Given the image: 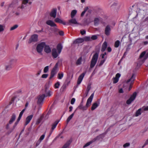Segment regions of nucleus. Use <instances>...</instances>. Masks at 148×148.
<instances>
[{
  "label": "nucleus",
  "mask_w": 148,
  "mask_h": 148,
  "mask_svg": "<svg viewBox=\"0 0 148 148\" xmlns=\"http://www.w3.org/2000/svg\"><path fill=\"white\" fill-rule=\"evenodd\" d=\"M88 108L86 106V105L85 106H84L83 105L82 103H81L78 107L77 109L82 110L83 111H84L87 110Z\"/></svg>",
  "instance_id": "14"
},
{
  "label": "nucleus",
  "mask_w": 148,
  "mask_h": 148,
  "mask_svg": "<svg viewBox=\"0 0 148 148\" xmlns=\"http://www.w3.org/2000/svg\"><path fill=\"white\" fill-rule=\"evenodd\" d=\"M5 26L3 25L0 24V32H3L4 30Z\"/></svg>",
  "instance_id": "35"
},
{
  "label": "nucleus",
  "mask_w": 148,
  "mask_h": 148,
  "mask_svg": "<svg viewBox=\"0 0 148 148\" xmlns=\"http://www.w3.org/2000/svg\"><path fill=\"white\" fill-rule=\"evenodd\" d=\"M45 45V42H42L37 45L36 47V50L39 53L42 54V52Z\"/></svg>",
  "instance_id": "3"
},
{
  "label": "nucleus",
  "mask_w": 148,
  "mask_h": 148,
  "mask_svg": "<svg viewBox=\"0 0 148 148\" xmlns=\"http://www.w3.org/2000/svg\"><path fill=\"white\" fill-rule=\"evenodd\" d=\"M142 109L145 111L148 110V106L147 107H143Z\"/></svg>",
  "instance_id": "53"
},
{
  "label": "nucleus",
  "mask_w": 148,
  "mask_h": 148,
  "mask_svg": "<svg viewBox=\"0 0 148 148\" xmlns=\"http://www.w3.org/2000/svg\"><path fill=\"white\" fill-rule=\"evenodd\" d=\"M62 48V46L61 44H59L58 45L57 47V50L59 52V53H60Z\"/></svg>",
  "instance_id": "24"
},
{
  "label": "nucleus",
  "mask_w": 148,
  "mask_h": 148,
  "mask_svg": "<svg viewBox=\"0 0 148 148\" xmlns=\"http://www.w3.org/2000/svg\"><path fill=\"white\" fill-rule=\"evenodd\" d=\"M121 76V74L119 73H117L116 77L113 78V83L115 84L117 83L119 80V78Z\"/></svg>",
  "instance_id": "12"
},
{
  "label": "nucleus",
  "mask_w": 148,
  "mask_h": 148,
  "mask_svg": "<svg viewBox=\"0 0 148 148\" xmlns=\"http://www.w3.org/2000/svg\"><path fill=\"white\" fill-rule=\"evenodd\" d=\"M33 115L31 114L28 116L26 118L25 120V125H27L30 122L31 120L32 119Z\"/></svg>",
  "instance_id": "11"
},
{
  "label": "nucleus",
  "mask_w": 148,
  "mask_h": 148,
  "mask_svg": "<svg viewBox=\"0 0 148 148\" xmlns=\"http://www.w3.org/2000/svg\"><path fill=\"white\" fill-rule=\"evenodd\" d=\"M148 144V138L147 140L145 141V143L144 144V145H146Z\"/></svg>",
  "instance_id": "63"
},
{
  "label": "nucleus",
  "mask_w": 148,
  "mask_h": 148,
  "mask_svg": "<svg viewBox=\"0 0 148 148\" xmlns=\"http://www.w3.org/2000/svg\"><path fill=\"white\" fill-rule=\"evenodd\" d=\"M135 77L134 75H133L130 78L128 79L127 81H125L124 82V85L126 86H130V87L129 89V90L130 91L132 88L131 85H132L133 83V82L135 79Z\"/></svg>",
  "instance_id": "1"
},
{
  "label": "nucleus",
  "mask_w": 148,
  "mask_h": 148,
  "mask_svg": "<svg viewBox=\"0 0 148 148\" xmlns=\"http://www.w3.org/2000/svg\"><path fill=\"white\" fill-rule=\"evenodd\" d=\"M75 98H72L71 100V103L72 105L73 104L75 103Z\"/></svg>",
  "instance_id": "44"
},
{
  "label": "nucleus",
  "mask_w": 148,
  "mask_h": 148,
  "mask_svg": "<svg viewBox=\"0 0 148 148\" xmlns=\"http://www.w3.org/2000/svg\"><path fill=\"white\" fill-rule=\"evenodd\" d=\"M73 107L72 106H70L69 107V112H71L72 111Z\"/></svg>",
  "instance_id": "60"
},
{
  "label": "nucleus",
  "mask_w": 148,
  "mask_h": 148,
  "mask_svg": "<svg viewBox=\"0 0 148 148\" xmlns=\"http://www.w3.org/2000/svg\"><path fill=\"white\" fill-rule=\"evenodd\" d=\"M70 143L71 142L70 141H68L64 144L62 148H66L69 146Z\"/></svg>",
  "instance_id": "34"
},
{
  "label": "nucleus",
  "mask_w": 148,
  "mask_h": 148,
  "mask_svg": "<svg viewBox=\"0 0 148 148\" xmlns=\"http://www.w3.org/2000/svg\"><path fill=\"white\" fill-rule=\"evenodd\" d=\"M69 23H72L73 24H78V23L76 21L75 18H73L72 19L69 20Z\"/></svg>",
  "instance_id": "23"
},
{
  "label": "nucleus",
  "mask_w": 148,
  "mask_h": 148,
  "mask_svg": "<svg viewBox=\"0 0 148 148\" xmlns=\"http://www.w3.org/2000/svg\"><path fill=\"white\" fill-rule=\"evenodd\" d=\"M94 95V93L92 94L87 99L86 106L88 108L90 105Z\"/></svg>",
  "instance_id": "8"
},
{
  "label": "nucleus",
  "mask_w": 148,
  "mask_h": 148,
  "mask_svg": "<svg viewBox=\"0 0 148 148\" xmlns=\"http://www.w3.org/2000/svg\"><path fill=\"white\" fill-rule=\"evenodd\" d=\"M108 51L109 52H110L111 51L112 49L110 47H108L107 49Z\"/></svg>",
  "instance_id": "64"
},
{
  "label": "nucleus",
  "mask_w": 148,
  "mask_h": 148,
  "mask_svg": "<svg viewBox=\"0 0 148 148\" xmlns=\"http://www.w3.org/2000/svg\"><path fill=\"white\" fill-rule=\"evenodd\" d=\"M45 97V96L44 94H42L41 95L39 96L38 97V103L40 104L42 103L44 101Z\"/></svg>",
  "instance_id": "10"
},
{
  "label": "nucleus",
  "mask_w": 148,
  "mask_h": 148,
  "mask_svg": "<svg viewBox=\"0 0 148 148\" xmlns=\"http://www.w3.org/2000/svg\"><path fill=\"white\" fill-rule=\"evenodd\" d=\"M46 23L51 27H55L56 26V24L53 21L51 20L47 21L46 22Z\"/></svg>",
  "instance_id": "17"
},
{
  "label": "nucleus",
  "mask_w": 148,
  "mask_h": 148,
  "mask_svg": "<svg viewBox=\"0 0 148 148\" xmlns=\"http://www.w3.org/2000/svg\"><path fill=\"white\" fill-rule=\"evenodd\" d=\"M80 33H81V34L82 35H83L86 33V31L85 30L82 31H81Z\"/></svg>",
  "instance_id": "57"
},
{
  "label": "nucleus",
  "mask_w": 148,
  "mask_h": 148,
  "mask_svg": "<svg viewBox=\"0 0 148 148\" xmlns=\"http://www.w3.org/2000/svg\"><path fill=\"white\" fill-rule=\"evenodd\" d=\"M16 62V60L14 59H11L9 61V64H11L15 62Z\"/></svg>",
  "instance_id": "43"
},
{
  "label": "nucleus",
  "mask_w": 148,
  "mask_h": 148,
  "mask_svg": "<svg viewBox=\"0 0 148 148\" xmlns=\"http://www.w3.org/2000/svg\"><path fill=\"white\" fill-rule=\"evenodd\" d=\"M26 6V4H24V3H23H23L22 4V6H21V9H23L25 8Z\"/></svg>",
  "instance_id": "50"
},
{
  "label": "nucleus",
  "mask_w": 148,
  "mask_h": 148,
  "mask_svg": "<svg viewBox=\"0 0 148 148\" xmlns=\"http://www.w3.org/2000/svg\"><path fill=\"white\" fill-rule=\"evenodd\" d=\"M57 10L56 9H53L50 13V16L53 18L56 17V15Z\"/></svg>",
  "instance_id": "15"
},
{
  "label": "nucleus",
  "mask_w": 148,
  "mask_h": 148,
  "mask_svg": "<svg viewBox=\"0 0 148 148\" xmlns=\"http://www.w3.org/2000/svg\"><path fill=\"white\" fill-rule=\"evenodd\" d=\"M64 76V73L62 72L60 73H58V79H62Z\"/></svg>",
  "instance_id": "30"
},
{
  "label": "nucleus",
  "mask_w": 148,
  "mask_h": 148,
  "mask_svg": "<svg viewBox=\"0 0 148 148\" xmlns=\"http://www.w3.org/2000/svg\"><path fill=\"white\" fill-rule=\"evenodd\" d=\"M75 111L72 114L67 118V120H66V122L67 123H68L69 122V121H70V120L72 119L73 117L74 113L75 112Z\"/></svg>",
  "instance_id": "28"
},
{
  "label": "nucleus",
  "mask_w": 148,
  "mask_h": 148,
  "mask_svg": "<svg viewBox=\"0 0 148 148\" xmlns=\"http://www.w3.org/2000/svg\"><path fill=\"white\" fill-rule=\"evenodd\" d=\"M25 109H26L25 108H24V109H23V110H22V111L20 112V113L19 114V116H20L22 117V116L23 113L24 112V111H25Z\"/></svg>",
  "instance_id": "45"
},
{
  "label": "nucleus",
  "mask_w": 148,
  "mask_h": 148,
  "mask_svg": "<svg viewBox=\"0 0 148 148\" xmlns=\"http://www.w3.org/2000/svg\"><path fill=\"white\" fill-rule=\"evenodd\" d=\"M62 20L60 18H57L55 19V21L57 23H60L62 22Z\"/></svg>",
  "instance_id": "39"
},
{
  "label": "nucleus",
  "mask_w": 148,
  "mask_h": 148,
  "mask_svg": "<svg viewBox=\"0 0 148 148\" xmlns=\"http://www.w3.org/2000/svg\"><path fill=\"white\" fill-rule=\"evenodd\" d=\"M136 93L135 92L133 93V94L131 95L130 98L127 100L126 103L127 104H130L135 99L136 96Z\"/></svg>",
  "instance_id": "6"
},
{
  "label": "nucleus",
  "mask_w": 148,
  "mask_h": 148,
  "mask_svg": "<svg viewBox=\"0 0 148 148\" xmlns=\"http://www.w3.org/2000/svg\"><path fill=\"white\" fill-rule=\"evenodd\" d=\"M100 20V18H96L94 20V23L95 25L98 24L99 21Z\"/></svg>",
  "instance_id": "29"
},
{
  "label": "nucleus",
  "mask_w": 148,
  "mask_h": 148,
  "mask_svg": "<svg viewBox=\"0 0 148 148\" xmlns=\"http://www.w3.org/2000/svg\"><path fill=\"white\" fill-rule=\"evenodd\" d=\"M18 27V25H15L11 27L10 29V30L12 31L14 30V29H16Z\"/></svg>",
  "instance_id": "40"
},
{
  "label": "nucleus",
  "mask_w": 148,
  "mask_h": 148,
  "mask_svg": "<svg viewBox=\"0 0 148 148\" xmlns=\"http://www.w3.org/2000/svg\"><path fill=\"white\" fill-rule=\"evenodd\" d=\"M59 122V121H56L53 124L51 127L52 130H53L56 128Z\"/></svg>",
  "instance_id": "26"
},
{
  "label": "nucleus",
  "mask_w": 148,
  "mask_h": 148,
  "mask_svg": "<svg viewBox=\"0 0 148 148\" xmlns=\"http://www.w3.org/2000/svg\"><path fill=\"white\" fill-rule=\"evenodd\" d=\"M18 122H19L18 121H16L15 122V123H14V124L13 126V128H14L16 127V126L17 125V124H18Z\"/></svg>",
  "instance_id": "54"
},
{
  "label": "nucleus",
  "mask_w": 148,
  "mask_h": 148,
  "mask_svg": "<svg viewBox=\"0 0 148 148\" xmlns=\"http://www.w3.org/2000/svg\"><path fill=\"white\" fill-rule=\"evenodd\" d=\"M58 63H56L55 66L53 68L51 71V74L49 77L50 79H51L53 78L57 73L58 70Z\"/></svg>",
  "instance_id": "2"
},
{
  "label": "nucleus",
  "mask_w": 148,
  "mask_h": 148,
  "mask_svg": "<svg viewBox=\"0 0 148 148\" xmlns=\"http://www.w3.org/2000/svg\"><path fill=\"white\" fill-rule=\"evenodd\" d=\"M46 97H50L52 94L53 92L51 90H48L47 88L45 90Z\"/></svg>",
  "instance_id": "20"
},
{
  "label": "nucleus",
  "mask_w": 148,
  "mask_h": 148,
  "mask_svg": "<svg viewBox=\"0 0 148 148\" xmlns=\"http://www.w3.org/2000/svg\"><path fill=\"white\" fill-rule=\"evenodd\" d=\"M77 12V11L76 10H73L71 13V17L72 18H73L76 15Z\"/></svg>",
  "instance_id": "27"
},
{
  "label": "nucleus",
  "mask_w": 148,
  "mask_h": 148,
  "mask_svg": "<svg viewBox=\"0 0 148 148\" xmlns=\"http://www.w3.org/2000/svg\"><path fill=\"white\" fill-rule=\"evenodd\" d=\"M49 70V66H47L45 67L43 70V72L44 73H47Z\"/></svg>",
  "instance_id": "37"
},
{
  "label": "nucleus",
  "mask_w": 148,
  "mask_h": 148,
  "mask_svg": "<svg viewBox=\"0 0 148 148\" xmlns=\"http://www.w3.org/2000/svg\"><path fill=\"white\" fill-rule=\"evenodd\" d=\"M98 57V54L97 53H95L92 57L90 64V67L91 68H93L97 62Z\"/></svg>",
  "instance_id": "4"
},
{
  "label": "nucleus",
  "mask_w": 148,
  "mask_h": 148,
  "mask_svg": "<svg viewBox=\"0 0 148 148\" xmlns=\"http://www.w3.org/2000/svg\"><path fill=\"white\" fill-rule=\"evenodd\" d=\"M38 35L34 34L31 36V38L29 39L28 42L30 44L32 42H36L38 40Z\"/></svg>",
  "instance_id": "5"
},
{
  "label": "nucleus",
  "mask_w": 148,
  "mask_h": 148,
  "mask_svg": "<svg viewBox=\"0 0 148 148\" xmlns=\"http://www.w3.org/2000/svg\"><path fill=\"white\" fill-rule=\"evenodd\" d=\"M141 109L140 108L138 110H137L136 113L135 114V116H138L139 115H140L141 112Z\"/></svg>",
  "instance_id": "33"
},
{
  "label": "nucleus",
  "mask_w": 148,
  "mask_h": 148,
  "mask_svg": "<svg viewBox=\"0 0 148 148\" xmlns=\"http://www.w3.org/2000/svg\"><path fill=\"white\" fill-rule=\"evenodd\" d=\"M88 7H85L84 9V11L86 12L88 10Z\"/></svg>",
  "instance_id": "61"
},
{
  "label": "nucleus",
  "mask_w": 148,
  "mask_h": 148,
  "mask_svg": "<svg viewBox=\"0 0 148 148\" xmlns=\"http://www.w3.org/2000/svg\"><path fill=\"white\" fill-rule=\"evenodd\" d=\"M91 87L90 86H87V90L88 91L87 93H88L89 91L90 90V89Z\"/></svg>",
  "instance_id": "55"
},
{
  "label": "nucleus",
  "mask_w": 148,
  "mask_h": 148,
  "mask_svg": "<svg viewBox=\"0 0 148 148\" xmlns=\"http://www.w3.org/2000/svg\"><path fill=\"white\" fill-rule=\"evenodd\" d=\"M29 0H23V3L24 4H27Z\"/></svg>",
  "instance_id": "56"
},
{
  "label": "nucleus",
  "mask_w": 148,
  "mask_h": 148,
  "mask_svg": "<svg viewBox=\"0 0 148 148\" xmlns=\"http://www.w3.org/2000/svg\"><path fill=\"white\" fill-rule=\"evenodd\" d=\"M41 141L40 140H38L36 143V147L38 146L41 143Z\"/></svg>",
  "instance_id": "51"
},
{
  "label": "nucleus",
  "mask_w": 148,
  "mask_h": 148,
  "mask_svg": "<svg viewBox=\"0 0 148 148\" xmlns=\"http://www.w3.org/2000/svg\"><path fill=\"white\" fill-rule=\"evenodd\" d=\"M88 7H85L84 9V11L86 12L88 10Z\"/></svg>",
  "instance_id": "62"
},
{
  "label": "nucleus",
  "mask_w": 148,
  "mask_h": 148,
  "mask_svg": "<svg viewBox=\"0 0 148 148\" xmlns=\"http://www.w3.org/2000/svg\"><path fill=\"white\" fill-rule=\"evenodd\" d=\"M45 136V134H44L42 135L40 137L39 140H40L41 141L44 139Z\"/></svg>",
  "instance_id": "42"
},
{
  "label": "nucleus",
  "mask_w": 148,
  "mask_h": 148,
  "mask_svg": "<svg viewBox=\"0 0 148 148\" xmlns=\"http://www.w3.org/2000/svg\"><path fill=\"white\" fill-rule=\"evenodd\" d=\"M85 75V73H83L79 76L77 82V84L78 85L79 84L82 82Z\"/></svg>",
  "instance_id": "13"
},
{
  "label": "nucleus",
  "mask_w": 148,
  "mask_h": 148,
  "mask_svg": "<svg viewBox=\"0 0 148 148\" xmlns=\"http://www.w3.org/2000/svg\"><path fill=\"white\" fill-rule=\"evenodd\" d=\"M146 53V52L145 51H144L143 52H142L141 53V54H140V58H143V56H144L145 54Z\"/></svg>",
  "instance_id": "41"
},
{
  "label": "nucleus",
  "mask_w": 148,
  "mask_h": 148,
  "mask_svg": "<svg viewBox=\"0 0 148 148\" xmlns=\"http://www.w3.org/2000/svg\"><path fill=\"white\" fill-rule=\"evenodd\" d=\"M82 58L80 57L77 60L76 64L77 65H80L82 64Z\"/></svg>",
  "instance_id": "25"
},
{
  "label": "nucleus",
  "mask_w": 148,
  "mask_h": 148,
  "mask_svg": "<svg viewBox=\"0 0 148 148\" xmlns=\"http://www.w3.org/2000/svg\"><path fill=\"white\" fill-rule=\"evenodd\" d=\"M59 34L61 36H63L64 34V32L62 31H60L59 32Z\"/></svg>",
  "instance_id": "58"
},
{
  "label": "nucleus",
  "mask_w": 148,
  "mask_h": 148,
  "mask_svg": "<svg viewBox=\"0 0 148 148\" xmlns=\"http://www.w3.org/2000/svg\"><path fill=\"white\" fill-rule=\"evenodd\" d=\"M100 103L99 102H96L94 103L92 106L91 110H93L97 107L99 105Z\"/></svg>",
  "instance_id": "18"
},
{
  "label": "nucleus",
  "mask_w": 148,
  "mask_h": 148,
  "mask_svg": "<svg viewBox=\"0 0 148 148\" xmlns=\"http://www.w3.org/2000/svg\"><path fill=\"white\" fill-rule=\"evenodd\" d=\"M92 143L91 142H90L86 143L84 146V147H86L89 145L90 144Z\"/></svg>",
  "instance_id": "47"
},
{
  "label": "nucleus",
  "mask_w": 148,
  "mask_h": 148,
  "mask_svg": "<svg viewBox=\"0 0 148 148\" xmlns=\"http://www.w3.org/2000/svg\"><path fill=\"white\" fill-rule=\"evenodd\" d=\"M130 145V144L129 143H127L123 145V147L124 148L129 147Z\"/></svg>",
  "instance_id": "48"
},
{
  "label": "nucleus",
  "mask_w": 148,
  "mask_h": 148,
  "mask_svg": "<svg viewBox=\"0 0 148 148\" xmlns=\"http://www.w3.org/2000/svg\"><path fill=\"white\" fill-rule=\"evenodd\" d=\"M16 118V115L15 114H13L9 121V124H12Z\"/></svg>",
  "instance_id": "19"
},
{
  "label": "nucleus",
  "mask_w": 148,
  "mask_h": 148,
  "mask_svg": "<svg viewBox=\"0 0 148 148\" xmlns=\"http://www.w3.org/2000/svg\"><path fill=\"white\" fill-rule=\"evenodd\" d=\"M60 53L55 48H53L52 49V55L54 58H56L58 57Z\"/></svg>",
  "instance_id": "7"
},
{
  "label": "nucleus",
  "mask_w": 148,
  "mask_h": 148,
  "mask_svg": "<svg viewBox=\"0 0 148 148\" xmlns=\"http://www.w3.org/2000/svg\"><path fill=\"white\" fill-rule=\"evenodd\" d=\"M48 76V74H43L42 76V77L44 78H47Z\"/></svg>",
  "instance_id": "49"
},
{
  "label": "nucleus",
  "mask_w": 148,
  "mask_h": 148,
  "mask_svg": "<svg viewBox=\"0 0 148 148\" xmlns=\"http://www.w3.org/2000/svg\"><path fill=\"white\" fill-rule=\"evenodd\" d=\"M105 61V59L103 60H101L100 63H99V65L101 66L102 65Z\"/></svg>",
  "instance_id": "52"
},
{
  "label": "nucleus",
  "mask_w": 148,
  "mask_h": 148,
  "mask_svg": "<svg viewBox=\"0 0 148 148\" xmlns=\"http://www.w3.org/2000/svg\"><path fill=\"white\" fill-rule=\"evenodd\" d=\"M111 29L109 25H107L105 29V34L107 35L108 36L110 34Z\"/></svg>",
  "instance_id": "16"
},
{
  "label": "nucleus",
  "mask_w": 148,
  "mask_h": 148,
  "mask_svg": "<svg viewBox=\"0 0 148 148\" xmlns=\"http://www.w3.org/2000/svg\"><path fill=\"white\" fill-rule=\"evenodd\" d=\"M84 41L83 39L82 38H79L77 39L74 41V43L75 44H79L82 43Z\"/></svg>",
  "instance_id": "21"
},
{
  "label": "nucleus",
  "mask_w": 148,
  "mask_h": 148,
  "mask_svg": "<svg viewBox=\"0 0 148 148\" xmlns=\"http://www.w3.org/2000/svg\"><path fill=\"white\" fill-rule=\"evenodd\" d=\"M120 44L121 43L120 41L119 40H117L114 43V47L116 48H117L119 47V45H120Z\"/></svg>",
  "instance_id": "31"
},
{
  "label": "nucleus",
  "mask_w": 148,
  "mask_h": 148,
  "mask_svg": "<svg viewBox=\"0 0 148 148\" xmlns=\"http://www.w3.org/2000/svg\"><path fill=\"white\" fill-rule=\"evenodd\" d=\"M60 86V83L59 82L56 83L54 85L55 88H58Z\"/></svg>",
  "instance_id": "36"
},
{
  "label": "nucleus",
  "mask_w": 148,
  "mask_h": 148,
  "mask_svg": "<svg viewBox=\"0 0 148 148\" xmlns=\"http://www.w3.org/2000/svg\"><path fill=\"white\" fill-rule=\"evenodd\" d=\"M106 55V52H105L104 54H102L101 55V58H104V56L105 55Z\"/></svg>",
  "instance_id": "59"
},
{
  "label": "nucleus",
  "mask_w": 148,
  "mask_h": 148,
  "mask_svg": "<svg viewBox=\"0 0 148 148\" xmlns=\"http://www.w3.org/2000/svg\"><path fill=\"white\" fill-rule=\"evenodd\" d=\"M97 38V36L96 35H95L92 36L91 37V39L92 40H96Z\"/></svg>",
  "instance_id": "46"
},
{
  "label": "nucleus",
  "mask_w": 148,
  "mask_h": 148,
  "mask_svg": "<svg viewBox=\"0 0 148 148\" xmlns=\"http://www.w3.org/2000/svg\"><path fill=\"white\" fill-rule=\"evenodd\" d=\"M107 47V42H104L102 45L101 51H105Z\"/></svg>",
  "instance_id": "22"
},
{
  "label": "nucleus",
  "mask_w": 148,
  "mask_h": 148,
  "mask_svg": "<svg viewBox=\"0 0 148 148\" xmlns=\"http://www.w3.org/2000/svg\"><path fill=\"white\" fill-rule=\"evenodd\" d=\"M12 68V66L10 64L5 65V70L8 71L10 70Z\"/></svg>",
  "instance_id": "32"
},
{
  "label": "nucleus",
  "mask_w": 148,
  "mask_h": 148,
  "mask_svg": "<svg viewBox=\"0 0 148 148\" xmlns=\"http://www.w3.org/2000/svg\"><path fill=\"white\" fill-rule=\"evenodd\" d=\"M44 51L47 53H50L51 52V48L49 45H47L45 43V45L44 47Z\"/></svg>",
  "instance_id": "9"
},
{
  "label": "nucleus",
  "mask_w": 148,
  "mask_h": 148,
  "mask_svg": "<svg viewBox=\"0 0 148 148\" xmlns=\"http://www.w3.org/2000/svg\"><path fill=\"white\" fill-rule=\"evenodd\" d=\"M86 41H89L91 40V37L90 36H86L84 38V40Z\"/></svg>",
  "instance_id": "38"
}]
</instances>
